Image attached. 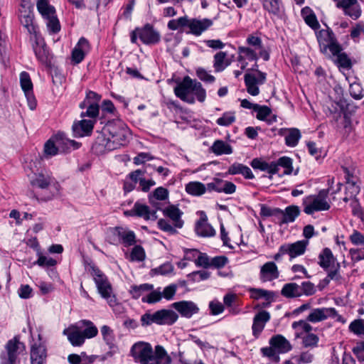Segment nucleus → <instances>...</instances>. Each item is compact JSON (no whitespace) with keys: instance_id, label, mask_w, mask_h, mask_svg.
<instances>
[{"instance_id":"1","label":"nucleus","mask_w":364,"mask_h":364,"mask_svg":"<svg viewBox=\"0 0 364 364\" xmlns=\"http://www.w3.org/2000/svg\"><path fill=\"white\" fill-rule=\"evenodd\" d=\"M131 355L141 364H171V359L161 346H156L153 351L149 343L138 342L131 348Z\"/></svg>"},{"instance_id":"2","label":"nucleus","mask_w":364,"mask_h":364,"mask_svg":"<svg viewBox=\"0 0 364 364\" xmlns=\"http://www.w3.org/2000/svg\"><path fill=\"white\" fill-rule=\"evenodd\" d=\"M174 94L182 101L188 104L195 102V97L191 94H193L200 102H203L206 98L205 90L202 84L196 80H192L188 75L185 76L174 87Z\"/></svg>"},{"instance_id":"3","label":"nucleus","mask_w":364,"mask_h":364,"mask_svg":"<svg viewBox=\"0 0 364 364\" xmlns=\"http://www.w3.org/2000/svg\"><path fill=\"white\" fill-rule=\"evenodd\" d=\"M163 214L172 221L173 225L166 219L161 218L157 223L159 229L171 235L176 234V228H181L184 224L181 219L183 212L176 205H168L163 209Z\"/></svg>"},{"instance_id":"4","label":"nucleus","mask_w":364,"mask_h":364,"mask_svg":"<svg viewBox=\"0 0 364 364\" xmlns=\"http://www.w3.org/2000/svg\"><path fill=\"white\" fill-rule=\"evenodd\" d=\"M71 146L77 149L80 147V144L66 139L63 133H58L46 142L44 154L46 157L53 156L58 153L68 151Z\"/></svg>"},{"instance_id":"5","label":"nucleus","mask_w":364,"mask_h":364,"mask_svg":"<svg viewBox=\"0 0 364 364\" xmlns=\"http://www.w3.org/2000/svg\"><path fill=\"white\" fill-rule=\"evenodd\" d=\"M90 272L93 277L98 292L101 296L107 301L110 306L117 305V299L112 294V288L107 277L95 265L90 266Z\"/></svg>"},{"instance_id":"6","label":"nucleus","mask_w":364,"mask_h":364,"mask_svg":"<svg viewBox=\"0 0 364 364\" xmlns=\"http://www.w3.org/2000/svg\"><path fill=\"white\" fill-rule=\"evenodd\" d=\"M25 27L30 33V41L37 59L42 63L48 60L49 52L43 38L40 34L37 24H25Z\"/></svg>"},{"instance_id":"7","label":"nucleus","mask_w":364,"mask_h":364,"mask_svg":"<svg viewBox=\"0 0 364 364\" xmlns=\"http://www.w3.org/2000/svg\"><path fill=\"white\" fill-rule=\"evenodd\" d=\"M325 28L320 30L316 33V37L319 43L320 50L324 55L328 54V51L332 55L337 54L342 51L343 48L333 33L328 27L327 24H323Z\"/></svg>"},{"instance_id":"8","label":"nucleus","mask_w":364,"mask_h":364,"mask_svg":"<svg viewBox=\"0 0 364 364\" xmlns=\"http://www.w3.org/2000/svg\"><path fill=\"white\" fill-rule=\"evenodd\" d=\"M178 314L170 309H161L153 314L146 313L141 317L142 326H149L152 323L171 326L178 319Z\"/></svg>"},{"instance_id":"9","label":"nucleus","mask_w":364,"mask_h":364,"mask_svg":"<svg viewBox=\"0 0 364 364\" xmlns=\"http://www.w3.org/2000/svg\"><path fill=\"white\" fill-rule=\"evenodd\" d=\"M104 132L109 134L108 139L114 146V149L124 146L129 134V129L121 122L109 123L104 128Z\"/></svg>"},{"instance_id":"10","label":"nucleus","mask_w":364,"mask_h":364,"mask_svg":"<svg viewBox=\"0 0 364 364\" xmlns=\"http://www.w3.org/2000/svg\"><path fill=\"white\" fill-rule=\"evenodd\" d=\"M328 189L321 190L316 196H309L304 199L303 204L305 205L304 211L308 215L314 212L328 210L330 205L326 200L328 196Z\"/></svg>"},{"instance_id":"11","label":"nucleus","mask_w":364,"mask_h":364,"mask_svg":"<svg viewBox=\"0 0 364 364\" xmlns=\"http://www.w3.org/2000/svg\"><path fill=\"white\" fill-rule=\"evenodd\" d=\"M131 42L136 43L137 37L146 45H154L158 43L161 40V35L150 24H145L141 28H136L131 33Z\"/></svg>"},{"instance_id":"12","label":"nucleus","mask_w":364,"mask_h":364,"mask_svg":"<svg viewBox=\"0 0 364 364\" xmlns=\"http://www.w3.org/2000/svg\"><path fill=\"white\" fill-rule=\"evenodd\" d=\"M107 240L110 244L122 243L125 247L134 245L136 243V236L133 231L127 230L122 227H115L109 231Z\"/></svg>"},{"instance_id":"13","label":"nucleus","mask_w":364,"mask_h":364,"mask_svg":"<svg viewBox=\"0 0 364 364\" xmlns=\"http://www.w3.org/2000/svg\"><path fill=\"white\" fill-rule=\"evenodd\" d=\"M328 317L336 318L337 321L344 323L345 318L339 315L334 308H318L314 309L309 314L307 321L312 323H317L326 320Z\"/></svg>"},{"instance_id":"14","label":"nucleus","mask_w":364,"mask_h":364,"mask_svg":"<svg viewBox=\"0 0 364 364\" xmlns=\"http://www.w3.org/2000/svg\"><path fill=\"white\" fill-rule=\"evenodd\" d=\"M257 76L253 73H245L244 76L245 84L247 92L252 95L257 96L259 93L258 85H263L267 78V74L260 70H257Z\"/></svg>"},{"instance_id":"15","label":"nucleus","mask_w":364,"mask_h":364,"mask_svg":"<svg viewBox=\"0 0 364 364\" xmlns=\"http://www.w3.org/2000/svg\"><path fill=\"white\" fill-rule=\"evenodd\" d=\"M6 358L2 364H15L18 355L25 350V345L20 341L18 336L8 341L5 346Z\"/></svg>"},{"instance_id":"16","label":"nucleus","mask_w":364,"mask_h":364,"mask_svg":"<svg viewBox=\"0 0 364 364\" xmlns=\"http://www.w3.org/2000/svg\"><path fill=\"white\" fill-rule=\"evenodd\" d=\"M124 214L129 216L142 218L146 220H156L158 218L157 215H156V210H151L148 205L139 202H136L132 209L125 212Z\"/></svg>"},{"instance_id":"17","label":"nucleus","mask_w":364,"mask_h":364,"mask_svg":"<svg viewBox=\"0 0 364 364\" xmlns=\"http://www.w3.org/2000/svg\"><path fill=\"white\" fill-rule=\"evenodd\" d=\"M337 6L341 8L344 14L353 20L358 19L361 15L360 6L357 0H341L337 3Z\"/></svg>"},{"instance_id":"18","label":"nucleus","mask_w":364,"mask_h":364,"mask_svg":"<svg viewBox=\"0 0 364 364\" xmlns=\"http://www.w3.org/2000/svg\"><path fill=\"white\" fill-rule=\"evenodd\" d=\"M270 314L267 311H261L255 314L252 326V335L257 338L264 328L266 323L270 320Z\"/></svg>"},{"instance_id":"19","label":"nucleus","mask_w":364,"mask_h":364,"mask_svg":"<svg viewBox=\"0 0 364 364\" xmlns=\"http://www.w3.org/2000/svg\"><path fill=\"white\" fill-rule=\"evenodd\" d=\"M90 50L89 41L85 38L81 37L72 51V60L76 64L81 63Z\"/></svg>"},{"instance_id":"20","label":"nucleus","mask_w":364,"mask_h":364,"mask_svg":"<svg viewBox=\"0 0 364 364\" xmlns=\"http://www.w3.org/2000/svg\"><path fill=\"white\" fill-rule=\"evenodd\" d=\"M182 316L191 318L193 314H197L199 311L197 305L191 301H181L174 302L171 304Z\"/></svg>"},{"instance_id":"21","label":"nucleus","mask_w":364,"mask_h":364,"mask_svg":"<svg viewBox=\"0 0 364 364\" xmlns=\"http://www.w3.org/2000/svg\"><path fill=\"white\" fill-rule=\"evenodd\" d=\"M279 277V272L274 262H267L260 268L259 279L262 282H271Z\"/></svg>"},{"instance_id":"22","label":"nucleus","mask_w":364,"mask_h":364,"mask_svg":"<svg viewBox=\"0 0 364 364\" xmlns=\"http://www.w3.org/2000/svg\"><path fill=\"white\" fill-rule=\"evenodd\" d=\"M37 9L43 18L48 21V23H59L55 15V9L49 4L48 0H38Z\"/></svg>"},{"instance_id":"23","label":"nucleus","mask_w":364,"mask_h":364,"mask_svg":"<svg viewBox=\"0 0 364 364\" xmlns=\"http://www.w3.org/2000/svg\"><path fill=\"white\" fill-rule=\"evenodd\" d=\"M318 264L326 271L334 269L336 263L331 250L326 247L320 253L318 256Z\"/></svg>"},{"instance_id":"24","label":"nucleus","mask_w":364,"mask_h":364,"mask_svg":"<svg viewBox=\"0 0 364 364\" xmlns=\"http://www.w3.org/2000/svg\"><path fill=\"white\" fill-rule=\"evenodd\" d=\"M308 242L305 240H299L294 243L284 244L287 255L290 257V259L295 258L298 256L303 255L305 252Z\"/></svg>"},{"instance_id":"25","label":"nucleus","mask_w":364,"mask_h":364,"mask_svg":"<svg viewBox=\"0 0 364 364\" xmlns=\"http://www.w3.org/2000/svg\"><path fill=\"white\" fill-rule=\"evenodd\" d=\"M269 344L272 347L277 349L280 353H285L292 349L289 341L282 335L277 334L272 336L269 340Z\"/></svg>"},{"instance_id":"26","label":"nucleus","mask_w":364,"mask_h":364,"mask_svg":"<svg viewBox=\"0 0 364 364\" xmlns=\"http://www.w3.org/2000/svg\"><path fill=\"white\" fill-rule=\"evenodd\" d=\"M114 149L113 144H111L108 137L107 138L104 135L98 136L92 146V150L96 154H102Z\"/></svg>"},{"instance_id":"27","label":"nucleus","mask_w":364,"mask_h":364,"mask_svg":"<svg viewBox=\"0 0 364 364\" xmlns=\"http://www.w3.org/2000/svg\"><path fill=\"white\" fill-rule=\"evenodd\" d=\"M93 122L91 120L82 119L73 126V130L76 136L88 134L93 129Z\"/></svg>"},{"instance_id":"28","label":"nucleus","mask_w":364,"mask_h":364,"mask_svg":"<svg viewBox=\"0 0 364 364\" xmlns=\"http://www.w3.org/2000/svg\"><path fill=\"white\" fill-rule=\"evenodd\" d=\"M210 150L211 152L217 156L223 154H230L232 153V146L227 142L223 140H216L210 146Z\"/></svg>"},{"instance_id":"29","label":"nucleus","mask_w":364,"mask_h":364,"mask_svg":"<svg viewBox=\"0 0 364 364\" xmlns=\"http://www.w3.org/2000/svg\"><path fill=\"white\" fill-rule=\"evenodd\" d=\"M46 348L42 343H35L31 347V360L46 362Z\"/></svg>"},{"instance_id":"30","label":"nucleus","mask_w":364,"mask_h":364,"mask_svg":"<svg viewBox=\"0 0 364 364\" xmlns=\"http://www.w3.org/2000/svg\"><path fill=\"white\" fill-rule=\"evenodd\" d=\"M63 333L68 336V341L73 346H81L85 342V339L81 331L77 329H65Z\"/></svg>"},{"instance_id":"31","label":"nucleus","mask_w":364,"mask_h":364,"mask_svg":"<svg viewBox=\"0 0 364 364\" xmlns=\"http://www.w3.org/2000/svg\"><path fill=\"white\" fill-rule=\"evenodd\" d=\"M281 294L286 298H294L301 296V288L296 283H288L284 285Z\"/></svg>"},{"instance_id":"32","label":"nucleus","mask_w":364,"mask_h":364,"mask_svg":"<svg viewBox=\"0 0 364 364\" xmlns=\"http://www.w3.org/2000/svg\"><path fill=\"white\" fill-rule=\"evenodd\" d=\"M52 182L51 177L48 174L39 173L35 174L33 178L31 180V184L33 186L40 188L41 189L47 188Z\"/></svg>"},{"instance_id":"33","label":"nucleus","mask_w":364,"mask_h":364,"mask_svg":"<svg viewBox=\"0 0 364 364\" xmlns=\"http://www.w3.org/2000/svg\"><path fill=\"white\" fill-rule=\"evenodd\" d=\"M327 109L329 115H331L336 121H338L343 112L344 104L342 101H330L327 105Z\"/></svg>"},{"instance_id":"34","label":"nucleus","mask_w":364,"mask_h":364,"mask_svg":"<svg viewBox=\"0 0 364 364\" xmlns=\"http://www.w3.org/2000/svg\"><path fill=\"white\" fill-rule=\"evenodd\" d=\"M186 191L190 195L200 196L206 192V186L199 181H191L186 185Z\"/></svg>"},{"instance_id":"35","label":"nucleus","mask_w":364,"mask_h":364,"mask_svg":"<svg viewBox=\"0 0 364 364\" xmlns=\"http://www.w3.org/2000/svg\"><path fill=\"white\" fill-rule=\"evenodd\" d=\"M300 209L297 205L287 206L284 210L282 223H292L300 214Z\"/></svg>"},{"instance_id":"36","label":"nucleus","mask_w":364,"mask_h":364,"mask_svg":"<svg viewBox=\"0 0 364 364\" xmlns=\"http://www.w3.org/2000/svg\"><path fill=\"white\" fill-rule=\"evenodd\" d=\"M250 297L253 299L264 298L267 301L273 300L275 296L274 292L263 289L252 288L250 289Z\"/></svg>"},{"instance_id":"37","label":"nucleus","mask_w":364,"mask_h":364,"mask_svg":"<svg viewBox=\"0 0 364 364\" xmlns=\"http://www.w3.org/2000/svg\"><path fill=\"white\" fill-rule=\"evenodd\" d=\"M326 55H328L329 58L336 57L335 62L339 67H341L345 69H349L351 68L352 64L350 59L345 53H342L341 51H340L337 54L332 55L331 54L330 52H328V54H326Z\"/></svg>"},{"instance_id":"38","label":"nucleus","mask_w":364,"mask_h":364,"mask_svg":"<svg viewBox=\"0 0 364 364\" xmlns=\"http://www.w3.org/2000/svg\"><path fill=\"white\" fill-rule=\"evenodd\" d=\"M154 289V286L149 284L133 285L129 290L130 294L135 299H139L144 292H148Z\"/></svg>"},{"instance_id":"39","label":"nucleus","mask_w":364,"mask_h":364,"mask_svg":"<svg viewBox=\"0 0 364 364\" xmlns=\"http://www.w3.org/2000/svg\"><path fill=\"white\" fill-rule=\"evenodd\" d=\"M196 232L201 237H212L215 234L213 228L208 223H196Z\"/></svg>"},{"instance_id":"40","label":"nucleus","mask_w":364,"mask_h":364,"mask_svg":"<svg viewBox=\"0 0 364 364\" xmlns=\"http://www.w3.org/2000/svg\"><path fill=\"white\" fill-rule=\"evenodd\" d=\"M287 132L288 134L285 136L286 144L291 147L296 146L301 138L300 131L296 128H291Z\"/></svg>"},{"instance_id":"41","label":"nucleus","mask_w":364,"mask_h":364,"mask_svg":"<svg viewBox=\"0 0 364 364\" xmlns=\"http://www.w3.org/2000/svg\"><path fill=\"white\" fill-rule=\"evenodd\" d=\"M93 357H86L85 353H82L81 355L70 354L68 357V360L70 364H92L94 362Z\"/></svg>"},{"instance_id":"42","label":"nucleus","mask_w":364,"mask_h":364,"mask_svg":"<svg viewBox=\"0 0 364 364\" xmlns=\"http://www.w3.org/2000/svg\"><path fill=\"white\" fill-rule=\"evenodd\" d=\"M264 8L269 13L275 16H279L282 13L281 11V1L280 0H262Z\"/></svg>"},{"instance_id":"43","label":"nucleus","mask_w":364,"mask_h":364,"mask_svg":"<svg viewBox=\"0 0 364 364\" xmlns=\"http://www.w3.org/2000/svg\"><path fill=\"white\" fill-rule=\"evenodd\" d=\"M274 165L277 167V172L280 166L285 168L284 174L289 175L293 171L292 159L288 156L280 157L277 161H274Z\"/></svg>"},{"instance_id":"44","label":"nucleus","mask_w":364,"mask_h":364,"mask_svg":"<svg viewBox=\"0 0 364 364\" xmlns=\"http://www.w3.org/2000/svg\"><path fill=\"white\" fill-rule=\"evenodd\" d=\"M348 328L353 334L364 338V319H355L350 323Z\"/></svg>"},{"instance_id":"45","label":"nucleus","mask_w":364,"mask_h":364,"mask_svg":"<svg viewBox=\"0 0 364 364\" xmlns=\"http://www.w3.org/2000/svg\"><path fill=\"white\" fill-rule=\"evenodd\" d=\"M101 333L104 341L109 346V348H115L114 336L112 330L108 326L105 325L101 328Z\"/></svg>"},{"instance_id":"46","label":"nucleus","mask_w":364,"mask_h":364,"mask_svg":"<svg viewBox=\"0 0 364 364\" xmlns=\"http://www.w3.org/2000/svg\"><path fill=\"white\" fill-rule=\"evenodd\" d=\"M81 322L86 326V328L81 331L85 339L92 338L97 335L98 330L92 321L83 320Z\"/></svg>"},{"instance_id":"47","label":"nucleus","mask_w":364,"mask_h":364,"mask_svg":"<svg viewBox=\"0 0 364 364\" xmlns=\"http://www.w3.org/2000/svg\"><path fill=\"white\" fill-rule=\"evenodd\" d=\"M226 53L225 52H218L214 56V68L216 71L223 70L228 65V63L225 62Z\"/></svg>"},{"instance_id":"48","label":"nucleus","mask_w":364,"mask_h":364,"mask_svg":"<svg viewBox=\"0 0 364 364\" xmlns=\"http://www.w3.org/2000/svg\"><path fill=\"white\" fill-rule=\"evenodd\" d=\"M238 52L240 54L238 57V60L241 61L244 59V57L247 58L249 60H257L258 56L255 51L248 47H239Z\"/></svg>"},{"instance_id":"49","label":"nucleus","mask_w":364,"mask_h":364,"mask_svg":"<svg viewBox=\"0 0 364 364\" xmlns=\"http://www.w3.org/2000/svg\"><path fill=\"white\" fill-rule=\"evenodd\" d=\"M237 299V296L234 294H228L223 298L224 306H225L229 309V312L232 314H237L239 313V309L234 306L235 301Z\"/></svg>"},{"instance_id":"50","label":"nucleus","mask_w":364,"mask_h":364,"mask_svg":"<svg viewBox=\"0 0 364 364\" xmlns=\"http://www.w3.org/2000/svg\"><path fill=\"white\" fill-rule=\"evenodd\" d=\"M318 341L316 334L309 332L302 338V345L304 348H314L317 347Z\"/></svg>"},{"instance_id":"51","label":"nucleus","mask_w":364,"mask_h":364,"mask_svg":"<svg viewBox=\"0 0 364 364\" xmlns=\"http://www.w3.org/2000/svg\"><path fill=\"white\" fill-rule=\"evenodd\" d=\"M255 112H257V119L261 121H266L268 119L267 117L272 113V109L266 105H259L257 104L255 107Z\"/></svg>"},{"instance_id":"52","label":"nucleus","mask_w":364,"mask_h":364,"mask_svg":"<svg viewBox=\"0 0 364 364\" xmlns=\"http://www.w3.org/2000/svg\"><path fill=\"white\" fill-rule=\"evenodd\" d=\"M101 100V96L93 91H89L87 92L86 97L83 102L80 104V107L84 109L86 107L87 104H98Z\"/></svg>"},{"instance_id":"53","label":"nucleus","mask_w":364,"mask_h":364,"mask_svg":"<svg viewBox=\"0 0 364 364\" xmlns=\"http://www.w3.org/2000/svg\"><path fill=\"white\" fill-rule=\"evenodd\" d=\"M20 83L24 92L33 90V83L28 73L22 72L20 74Z\"/></svg>"},{"instance_id":"54","label":"nucleus","mask_w":364,"mask_h":364,"mask_svg":"<svg viewBox=\"0 0 364 364\" xmlns=\"http://www.w3.org/2000/svg\"><path fill=\"white\" fill-rule=\"evenodd\" d=\"M301 14L305 23H318L314 12L308 6L301 9Z\"/></svg>"},{"instance_id":"55","label":"nucleus","mask_w":364,"mask_h":364,"mask_svg":"<svg viewBox=\"0 0 364 364\" xmlns=\"http://www.w3.org/2000/svg\"><path fill=\"white\" fill-rule=\"evenodd\" d=\"M87 110L85 112L81 113V117H88L90 118H95L98 116L99 114V110H100V106L98 104H87L86 105Z\"/></svg>"},{"instance_id":"56","label":"nucleus","mask_w":364,"mask_h":364,"mask_svg":"<svg viewBox=\"0 0 364 364\" xmlns=\"http://www.w3.org/2000/svg\"><path fill=\"white\" fill-rule=\"evenodd\" d=\"M130 257L132 261H144L145 259L144 250L140 245L134 246L131 252Z\"/></svg>"},{"instance_id":"57","label":"nucleus","mask_w":364,"mask_h":364,"mask_svg":"<svg viewBox=\"0 0 364 364\" xmlns=\"http://www.w3.org/2000/svg\"><path fill=\"white\" fill-rule=\"evenodd\" d=\"M235 121V117L233 113L225 112L221 117L217 119L216 122L220 126L228 127L232 124Z\"/></svg>"},{"instance_id":"58","label":"nucleus","mask_w":364,"mask_h":364,"mask_svg":"<svg viewBox=\"0 0 364 364\" xmlns=\"http://www.w3.org/2000/svg\"><path fill=\"white\" fill-rule=\"evenodd\" d=\"M35 264H38L42 267H53L57 264L55 259L51 257H47L46 256L39 255L38 259L34 262Z\"/></svg>"},{"instance_id":"59","label":"nucleus","mask_w":364,"mask_h":364,"mask_svg":"<svg viewBox=\"0 0 364 364\" xmlns=\"http://www.w3.org/2000/svg\"><path fill=\"white\" fill-rule=\"evenodd\" d=\"M149 198L164 200L168 198V191L164 187H159L154 190L152 194L149 195Z\"/></svg>"},{"instance_id":"60","label":"nucleus","mask_w":364,"mask_h":364,"mask_svg":"<svg viewBox=\"0 0 364 364\" xmlns=\"http://www.w3.org/2000/svg\"><path fill=\"white\" fill-rule=\"evenodd\" d=\"M349 92L350 95L355 100H360L363 97V89L360 84H351Z\"/></svg>"},{"instance_id":"61","label":"nucleus","mask_w":364,"mask_h":364,"mask_svg":"<svg viewBox=\"0 0 364 364\" xmlns=\"http://www.w3.org/2000/svg\"><path fill=\"white\" fill-rule=\"evenodd\" d=\"M209 309L212 315H218L224 311V305L216 300L211 301L209 303Z\"/></svg>"},{"instance_id":"62","label":"nucleus","mask_w":364,"mask_h":364,"mask_svg":"<svg viewBox=\"0 0 364 364\" xmlns=\"http://www.w3.org/2000/svg\"><path fill=\"white\" fill-rule=\"evenodd\" d=\"M162 299L161 292L159 291H151L146 297H143L142 301L149 304L156 303Z\"/></svg>"},{"instance_id":"63","label":"nucleus","mask_w":364,"mask_h":364,"mask_svg":"<svg viewBox=\"0 0 364 364\" xmlns=\"http://www.w3.org/2000/svg\"><path fill=\"white\" fill-rule=\"evenodd\" d=\"M351 259L354 262L364 259V247L361 248H351L349 250Z\"/></svg>"},{"instance_id":"64","label":"nucleus","mask_w":364,"mask_h":364,"mask_svg":"<svg viewBox=\"0 0 364 364\" xmlns=\"http://www.w3.org/2000/svg\"><path fill=\"white\" fill-rule=\"evenodd\" d=\"M353 353L356 355L359 361L364 362V341L358 343L353 348Z\"/></svg>"}]
</instances>
